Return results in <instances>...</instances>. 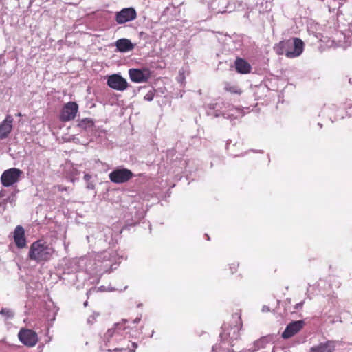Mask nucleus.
Masks as SVG:
<instances>
[{
  "instance_id": "nucleus-13",
  "label": "nucleus",
  "mask_w": 352,
  "mask_h": 352,
  "mask_svg": "<svg viewBox=\"0 0 352 352\" xmlns=\"http://www.w3.org/2000/svg\"><path fill=\"white\" fill-rule=\"evenodd\" d=\"M13 239L17 248L21 249L26 247L27 241L25 236L24 228L21 226H17L13 233Z\"/></svg>"
},
{
  "instance_id": "nucleus-4",
  "label": "nucleus",
  "mask_w": 352,
  "mask_h": 352,
  "mask_svg": "<svg viewBox=\"0 0 352 352\" xmlns=\"http://www.w3.org/2000/svg\"><path fill=\"white\" fill-rule=\"evenodd\" d=\"M133 177V173L129 169L116 168L109 175V179L115 184H123L129 182Z\"/></svg>"
},
{
  "instance_id": "nucleus-15",
  "label": "nucleus",
  "mask_w": 352,
  "mask_h": 352,
  "mask_svg": "<svg viewBox=\"0 0 352 352\" xmlns=\"http://www.w3.org/2000/svg\"><path fill=\"white\" fill-rule=\"evenodd\" d=\"M335 349V342L333 340H327L318 345L311 346L309 352H334Z\"/></svg>"
},
{
  "instance_id": "nucleus-24",
  "label": "nucleus",
  "mask_w": 352,
  "mask_h": 352,
  "mask_svg": "<svg viewBox=\"0 0 352 352\" xmlns=\"http://www.w3.org/2000/svg\"><path fill=\"white\" fill-rule=\"evenodd\" d=\"M90 177V176L89 175H85V178L88 179Z\"/></svg>"
},
{
  "instance_id": "nucleus-12",
  "label": "nucleus",
  "mask_w": 352,
  "mask_h": 352,
  "mask_svg": "<svg viewBox=\"0 0 352 352\" xmlns=\"http://www.w3.org/2000/svg\"><path fill=\"white\" fill-rule=\"evenodd\" d=\"M239 330L240 327L239 325H235L233 328L232 327L230 329L225 326L223 332L221 333V337L223 340L232 344L234 340L238 339Z\"/></svg>"
},
{
  "instance_id": "nucleus-18",
  "label": "nucleus",
  "mask_w": 352,
  "mask_h": 352,
  "mask_svg": "<svg viewBox=\"0 0 352 352\" xmlns=\"http://www.w3.org/2000/svg\"><path fill=\"white\" fill-rule=\"evenodd\" d=\"M77 126L82 130L87 131L94 126V121L89 118H83L78 121Z\"/></svg>"
},
{
  "instance_id": "nucleus-22",
  "label": "nucleus",
  "mask_w": 352,
  "mask_h": 352,
  "mask_svg": "<svg viewBox=\"0 0 352 352\" xmlns=\"http://www.w3.org/2000/svg\"><path fill=\"white\" fill-rule=\"evenodd\" d=\"M145 98L148 100H152V97L151 96H148V95H146L145 96Z\"/></svg>"
},
{
  "instance_id": "nucleus-10",
  "label": "nucleus",
  "mask_w": 352,
  "mask_h": 352,
  "mask_svg": "<svg viewBox=\"0 0 352 352\" xmlns=\"http://www.w3.org/2000/svg\"><path fill=\"white\" fill-rule=\"evenodd\" d=\"M129 74L131 81L138 83L146 82L151 76L148 69H130Z\"/></svg>"
},
{
  "instance_id": "nucleus-20",
  "label": "nucleus",
  "mask_w": 352,
  "mask_h": 352,
  "mask_svg": "<svg viewBox=\"0 0 352 352\" xmlns=\"http://www.w3.org/2000/svg\"><path fill=\"white\" fill-rule=\"evenodd\" d=\"M0 314L6 316L8 318H11L13 316V314L10 311L9 309H1L0 311Z\"/></svg>"
},
{
  "instance_id": "nucleus-7",
  "label": "nucleus",
  "mask_w": 352,
  "mask_h": 352,
  "mask_svg": "<svg viewBox=\"0 0 352 352\" xmlns=\"http://www.w3.org/2000/svg\"><path fill=\"white\" fill-rule=\"evenodd\" d=\"M21 173V170L16 168L5 170L1 177L2 185L5 187H8L16 183Z\"/></svg>"
},
{
  "instance_id": "nucleus-3",
  "label": "nucleus",
  "mask_w": 352,
  "mask_h": 352,
  "mask_svg": "<svg viewBox=\"0 0 352 352\" xmlns=\"http://www.w3.org/2000/svg\"><path fill=\"white\" fill-rule=\"evenodd\" d=\"M303 47L302 41L299 38H294L293 42L290 40L280 41L274 49L277 54H285L287 58H292L302 53Z\"/></svg>"
},
{
  "instance_id": "nucleus-14",
  "label": "nucleus",
  "mask_w": 352,
  "mask_h": 352,
  "mask_svg": "<svg viewBox=\"0 0 352 352\" xmlns=\"http://www.w3.org/2000/svg\"><path fill=\"white\" fill-rule=\"evenodd\" d=\"M14 119L12 116L8 115L5 120L0 124V139L6 138L12 129Z\"/></svg>"
},
{
  "instance_id": "nucleus-6",
  "label": "nucleus",
  "mask_w": 352,
  "mask_h": 352,
  "mask_svg": "<svg viewBox=\"0 0 352 352\" xmlns=\"http://www.w3.org/2000/svg\"><path fill=\"white\" fill-rule=\"evenodd\" d=\"M78 111V105L75 102H69L66 103L60 113L59 119L63 122L74 120Z\"/></svg>"
},
{
  "instance_id": "nucleus-5",
  "label": "nucleus",
  "mask_w": 352,
  "mask_h": 352,
  "mask_svg": "<svg viewBox=\"0 0 352 352\" xmlns=\"http://www.w3.org/2000/svg\"><path fill=\"white\" fill-rule=\"evenodd\" d=\"M18 338L20 342L28 347L34 346L38 341L37 333L34 331L26 328L20 329Z\"/></svg>"
},
{
  "instance_id": "nucleus-21",
  "label": "nucleus",
  "mask_w": 352,
  "mask_h": 352,
  "mask_svg": "<svg viewBox=\"0 0 352 352\" xmlns=\"http://www.w3.org/2000/svg\"><path fill=\"white\" fill-rule=\"evenodd\" d=\"M239 267V263H233L230 264V268L231 270L232 273H234L237 271V269Z\"/></svg>"
},
{
  "instance_id": "nucleus-17",
  "label": "nucleus",
  "mask_w": 352,
  "mask_h": 352,
  "mask_svg": "<svg viewBox=\"0 0 352 352\" xmlns=\"http://www.w3.org/2000/svg\"><path fill=\"white\" fill-rule=\"evenodd\" d=\"M116 46L119 52H126L133 50L135 45L128 38H120L116 41Z\"/></svg>"
},
{
  "instance_id": "nucleus-1",
  "label": "nucleus",
  "mask_w": 352,
  "mask_h": 352,
  "mask_svg": "<svg viewBox=\"0 0 352 352\" xmlns=\"http://www.w3.org/2000/svg\"><path fill=\"white\" fill-rule=\"evenodd\" d=\"M126 327L123 323H116L114 327L109 329L104 335L105 345L109 347L108 351L111 352H134L137 347L135 343H132L133 349H131L129 346L120 345L121 341L124 340V331Z\"/></svg>"
},
{
  "instance_id": "nucleus-8",
  "label": "nucleus",
  "mask_w": 352,
  "mask_h": 352,
  "mask_svg": "<svg viewBox=\"0 0 352 352\" xmlns=\"http://www.w3.org/2000/svg\"><path fill=\"white\" fill-rule=\"evenodd\" d=\"M107 85L118 91H124L129 87V84L125 78L119 74H112L107 78Z\"/></svg>"
},
{
  "instance_id": "nucleus-16",
  "label": "nucleus",
  "mask_w": 352,
  "mask_h": 352,
  "mask_svg": "<svg viewBox=\"0 0 352 352\" xmlns=\"http://www.w3.org/2000/svg\"><path fill=\"white\" fill-rule=\"evenodd\" d=\"M236 71L242 74H249L252 67L250 64L242 58H236L234 61Z\"/></svg>"
},
{
  "instance_id": "nucleus-23",
  "label": "nucleus",
  "mask_w": 352,
  "mask_h": 352,
  "mask_svg": "<svg viewBox=\"0 0 352 352\" xmlns=\"http://www.w3.org/2000/svg\"><path fill=\"white\" fill-rule=\"evenodd\" d=\"M140 318L137 317V318L134 320V322H135V323H136V322H138V321H140Z\"/></svg>"
},
{
  "instance_id": "nucleus-11",
  "label": "nucleus",
  "mask_w": 352,
  "mask_h": 352,
  "mask_svg": "<svg viewBox=\"0 0 352 352\" xmlns=\"http://www.w3.org/2000/svg\"><path fill=\"white\" fill-rule=\"evenodd\" d=\"M305 326L303 320H297L290 322L286 327L282 333V337L285 339L290 338L298 333Z\"/></svg>"
},
{
  "instance_id": "nucleus-2",
  "label": "nucleus",
  "mask_w": 352,
  "mask_h": 352,
  "mask_svg": "<svg viewBox=\"0 0 352 352\" xmlns=\"http://www.w3.org/2000/svg\"><path fill=\"white\" fill-rule=\"evenodd\" d=\"M54 252L55 250L52 245L46 241L39 239L31 244L28 257L38 263L47 262L52 259Z\"/></svg>"
},
{
  "instance_id": "nucleus-9",
  "label": "nucleus",
  "mask_w": 352,
  "mask_h": 352,
  "mask_svg": "<svg viewBox=\"0 0 352 352\" xmlns=\"http://www.w3.org/2000/svg\"><path fill=\"white\" fill-rule=\"evenodd\" d=\"M137 12L133 8H123L116 13V21L118 24H123L135 19Z\"/></svg>"
},
{
  "instance_id": "nucleus-19",
  "label": "nucleus",
  "mask_w": 352,
  "mask_h": 352,
  "mask_svg": "<svg viewBox=\"0 0 352 352\" xmlns=\"http://www.w3.org/2000/svg\"><path fill=\"white\" fill-rule=\"evenodd\" d=\"M224 89L228 92L237 95H241L243 92V91L239 86L231 85L230 83L228 82H226L225 84Z\"/></svg>"
}]
</instances>
